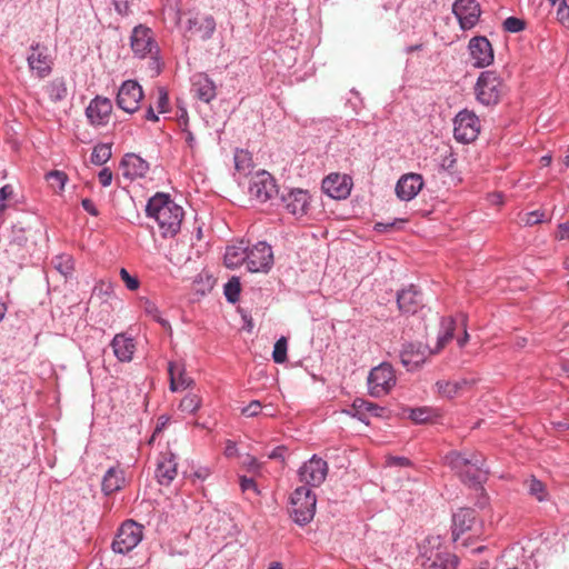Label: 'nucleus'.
<instances>
[{"label":"nucleus","instance_id":"1","mask_svg":"<svg viewBox=\"0 0 569 569\" xmlns=\"http://www.w3.org/2000/svg\"><path fill=\"white\" fill-rule=\"evenodd\" d=\"M146 212L157 222L161 237L171 238L180 231L184 211L169 194L158 192L151 197Z\"/></svg>","mask_w":569,"mask_h":569},{"label":"nucleus","instance_id":"2","mask_svg":"<svg viewBox=\"0 0 569 569\" xmlns=\"http://www.w3.org/2000/svg\"><path fill=\"white\" fill-rule=\"evenodd\" d=\"M446 463L455 470L462 482L470 487H479L481 490L482 499L478 501V507L485 508L487 506V498L481 485L487 480L488 469L485 468V458L479 452H471L469 455L452 451L445 457Z\"/></svg>","mask_w":569,"mask_h":569},{"label":"nucleus","instance_id":"3","mask_svg":"<svg viewBox=\"0 0 569 569\" xmlns=\"http://www.w3.org/2000/svg\"><path fill=\"white\" fill-rule=\"evenodd\" d=\"M416 563L421 569H455L458 558L441 547L439 538H427L420 546Z\"/></svg>","mask_w":569,"mask_h":569},{"label":"nucleus","instance_id":"4","mask_svg":"<svg viewBox=\"0 0 569 569\" xmlns=\"http://www.w3.org/2000/svg\"><path fill=\"white\" fill-rule=\"evenodd\" d=\"M317 497L315 492L306 487H298L291 495V511L292 520L299 526L309 523L316 513Z\"/></svg>","mask_w":569,"mask_h":569},{"label":"nucleus","instance_id":"5","mask_svg":"<svg viewBox=\"0 0 569 569\" xmlns=\"http://www.w3.org/2000/svg\"><path fill=\"white\" fill-rule=\"evenodd\" d=\"M475 93L481 104L495 106L503 96L505 86L495 71H482L475 86Z\"/></svg>","mask_w":569,"mask_h":569},{"label":"nucleus","instance_id":"6","mask_svg":"<svg viewBox=\"0 0 569 569\" xmlns=\"http://www.w3.org/2000/svg\"><path fill=\"white\" fill-rule=\"evenodd\" d=\"M396 382L397 378L392 366L382 362L369 372L367 379L369 395L375 398L383 397L392 390Z\"/></svg>","mask_w":569,"mask_h":569},{"label":"nucleus","instance_id":"7","mask_svg":"<svg viewBox=\"0 0 569 569\" xmlns=\"http://www.w3.org/2000/svg\"><path fill=\"white\" fill-rule=\"evenodd\" d=\"M143 537V527L134 520H126L112 541V550L116 553L126 555L133 550Z\"/></svg>","mask_w":569,"mask_h":569},{"label":"nucleus","instance_id":"8","mask_svg":"<svg viewBox=\"0 0 569 569\" xmlns=\"http://www.w3.org/2000/svg\"><path fill=\"white\" fill-rule=\"evenodd\" d=\"M130 47L134 57L140 59L146 57L154 58L159 53L154 33L151 28L144 24H139L133 28L130 36Z\"/></svg>","mask_w":569,"mask_h":569},{"label":"nucleus","instance_id":"9","mask_svg":"<svg viewBox=\"0 0 569 569\" xmlns=\"http://www.w3.org/2000/svg\"><path fill=\"white\" fill-rule=\"evenodd\" d=\"M278 186L274 178L267 171H259L252 176L249 184L250 199L258 203H264L278 194Z\"/></svg>","mask_w":569,"mask_h":569},{"label":"nucleus","instance_id":"10","mask_svg":"<svg viewBox=\"0 0 569 569\" xmlns=\"http://www.w3.org/2000/svg\"><path fill=\"white\" fill-rule=\"evenodd\" d=\"M453 136L459 142L469 143L477 139L480 132V121L475 112L460 111L455 118Z\"/></svg>","mask_w":569,"mask_h":569},{"label":"nucleus","instance_id":"11","mask_svg":"<svg viewBox=\"0 0 569 569\" xmlns=\"http://www.w3.org/2000/svg\"><path fill=\"white\" fill-rule=\"evenodd\" d=\"M328 471L327 461L313 455L299 468L298 476L306 487H319L326 480Z\"/></svg>","mask_w":569,"mask_h":569},{"label":"nucleus","instance_id":"12","mask_svg":"<svg viewBox=\"0 0 569 569\" xmlns=\"http://www.w3.org/2000/svg\"><path fill=\"white\" fill-rule=\"evenodd\" d=\"M246 264L250 272H268L273 264L271 247L267 242L260 241L248 248Z\"/></svg>","mask_w":569,"mask_h":569},{"label":"nucleus","instance_id":"13","mask_svg":"<svg viewBox=\"0 0 569 569\" xmlns=\"http://www.w3.org/2000/svg\"><path fill=\"white\" fill-rule=\"evenodd\" d=\"M48 51L47 46L34 42L30 46V53L27 57L30 71L40 79L48 77L52 71L53 60Z\"/></svg>","mask_w":569,"mask_h":569},{"label":"nucleus","instance_id":"14","mask_svg":"<svg viewBox=\"0 0 569 569\" xmlns=\"http://www.w3.org/2000/svg\"><path fill=\"white\" fill-rule=\"evenodd\" d=\"M143 91L136 80H126L118 90L117 106L128 113H133L139 109Z\"/></svg>","mask_w":569,"mask_h":569},{"label":"nucleus","instance_id":"15","mask_svg":"<svg viewBox=\"0 0 569 569\" xmlns=\"http://www.w3.org/2000/svg\"><path fill=\"white\" fill-rule=\"evenodd\" d=\"M281 200L287 211L296 218L305 217L311 204L309 191L301 188L290 189L287 193L282 194Z\"/></svg>","mask_w":569,"mask_h":569},{"label":"nucleus","instance_id":"16","mask_svg":"<svg viewBox=\"0 0 569 569\" xmlns=\"http://www.w3.org/2000/svg\"><path fill=\"white\" fill-rule=\"evenodd\" d=\"M468 49L476 68H486L493 62V49L486 37L478 36L470 39Z\"/></svg>","mask_w":569,"mask_h":569},{"label":"nucleus","instance_id":"17","mask_svg":"<svg viewBox=\"0 0 569 569\" xmlns=\"http://www.w3.org/2000/svg\"><path fill=\"white\" fill-rule=\"evenodd\" d=\"M452 11L463 30L473 28L480 17V7L476 0H457L452 6Z\"/></svg>","mask_w":569,"mask_h":569},{"label":"nucleus","instance_id":"18","mask_svg":"<svg viewBox=\"0 0 569 569\" xmlns=\"http://www.w3.org/2000/svg\"><path fill=\"white\" fill-rule=\"evenodd\" d=\"M321 188L332 199H346L352 188V180L347 174L330 173L322 180Z\"/></svg>","mask_w":569,"mask_h":569},{"label":"nucleus","instance_id":"19","mask_svg":"<svg viewBox=\"0 0 569 569\" xmlns=\"http://www.w3.org/2000/svg\"><path fill=\"white\" fill-rule=\"evenodd\" d=\"M177 457L170 450L161 452L158 457L156 477L162 486H168L177 477Z\"/></svg>","mask_w":569,"mask_h":569},{"label":"nucleus","instance_id":"20","mask_svg":"<svg viewBox=\"0 0 569 569\" xmlns=\"http://www.w3.org/2000/svg\"><path fill=\"white\" fill-rule=\"evenodd\" d=\"M423 187L422 176L419 173H406L396 184V194L402 201L412 200Z\"/></svg>","mask_w":569,"mask_h":569},{"label":"nucleus","instance_id":"21","mask_svg":"<svg viewBox=\"0 0 569 569\" xmlns=\"http://www.w3.org/2000/svg\"><path fill=\"white\" fill-rule=\"evenodd\" d=\"M112 111V103L108 98L96 97L86 109V114L93 126L106 124Z\"/></svg>","mask_w":569,"mask_h":569},{"label":"nucleus","instance_id":"22","mask_svg":"<svg viewBox=\"0 0 569 569\" xmlns=\"http://www.w3.org/2000/svg\"><path fill=\"white\" fill-rule=\"evenodd\" d=\"M216 30V21L211 16H194L188 19L186 31L201 40H208Z\"/></svg>","mask_w":569,"mask_h":569},{"label":"nucleus","instance_id":"23","mask_svg":"<svg viewBox=\"0 0 569 569\" xmlns=\"http://www.w3.org/2000/svg\"><path fill=\"white\" fill-rule=\"evenodd\" d=\"M397 303L401 312L415 315L422 307V295L411 284L398 292Z\"/></svg>","mask_w":569,"mask_h":569},{"label":"nucleus","instance_id":"24","mask_svg":"<svg viewBox=\"0 0 569 569\" xmlns=\"http://www.w3.org/2000/svg\"><path fill=\"white\" fill-rule=\"evenodd\" d=\"M476 522V512L470 508H461L452 516V537L458 541L461 536L472 530Z\"/></svg>","mask_w":569,"mask_h":569},{"label":"nucleus","instance_id":"25","mask_svg":"<svg viewBox=\"0 0 569 569\" xmlns=\"http://www.w3.org/2000/svg\"><path fill=\"white\" fill-rule=\"evenodd\" d=\"M400 360L407 370L417 369L426 360V348L421 343H405L400 351Z\"/></svg>","mask_w":569,"mask_h":569},{"label":"nucleus","instance_id":"26","mask_svg":"<svg viewBox=\"0 0 569 569\" xmlns=\"http://www.w3.org/2000/svg\"><path fill=\"white\" fill-rule=\"evenodd\" d=\"M120 166L123 176L129 179L143 177L149 170L148 162L134 153H127Z\"/></svg>","mask_w":569,"mask_h":569},{"label":"nucleus","instance_id":"27","mask_svg":"<svg viewBox=\"0 0 569 569\" xmlns=\"http://www.w3.org/2000/svg\"><path fill=\"white\" fill-rule=\"evenodd\" d=\"M116 358L121 362H129L133 358L136 345L132 338L124 333H118L111 341Z\"/></svg>","mask_w":569,"mask_h":569},{"label":"nucleus","instance_id":"28","mask_svg":"<svg viewBox=\"0 0 569 569\" xmlns=\"http://www.w3.org/2000/svg\"><path fill=\"white\" fill-rule=\"evenodd\" d=\"M192 92L194 96L208 103L216 98V86L213 81L203 73L197 74L192 80Z\"/></svg>","mask_w":569,"mask_h":569},{"label":"nucleus","instance_id":"29","mask_svg":"<svg viewBox=\"0 0 569 569\" xmlns=\"http://www.w3.org/2000/svg\"><path fill=\"white\" fill-rule=\"evenodd\" d=\"M383 408L367 401L365 399H356L351 406V415L357 417L360 421L369 425V417H381L383 413Z\"/></svg>","mask_w":569,"mask_h":569},{"label":"nucleus","instance_id":"30","mask_svg":"<svg viewBox=\"0 0 569 569\" xmlns=\"http://www.w3.org/2000/svg\"><path fill=\"white\" fill-rule=\"evenodd\" d=\"M124 485V472L118 467H111L107 470L102 479V491L104 495H112L120 490Z\"/></svg>","mask_w":569,"mask_h":569},{"label":"nucleus","instance_id":"31","mask_svg":"<svg viewBox=\"0 0 569 569\" xmlns=\"http://www.w3.org/2000/svg\"><path fill=\"white\" fill-rule=\"evenodd\" d=\"M168 373L170 377V390L178 391L181 389H186L192 382L191 378L186 375L184 368L181 363L178 362H169L168 365Z\"/></svg>","mask_w":569,"mask_h":569},{"label":"nucleus","instance_id":"32","mask_svg":"<svg viewBox=\"0 0 569 569\" xmlns=\"http://www.w3.org/2000/svg\"><path fill=\"white\" fill-rule=\"evenodd\" d=\"M247 249L244 241H239L236 244L229 246L224 253V264L229 269L237 268L246 262Z\"/></svg>","mask_w":569,"mask_h":569},{"label":"nucleus","instance_id":"33","mask_svg":"<svg viewBox=\"0 0 569 569\" xmlns=\"http://www.w3.org/2000/svg\"><path fill=\"white\" fill-rule=\"evenodd\" d=\"M523 487L527 489L528 495L536 499L538 502H545L549 500L550 496L546 485L535 476L526 479L523 481Z\"/></svg>","mask_w":569,"mask_h":569},{"label":"nucleus","instance_id":"34","mask_svg":"<svg viewBox=\"0 0 569 569\" xmlns=\"http://www.w3.org/2000/svg\"><path fill=\"white\" fill-rule=\"evenodd\" d=\"M467 385H469L467 379H461L459 381L439 380L436 382V388L439 395L451 399L457 397Z\"/></svg>","mask_w":569,"mask_h":569},{"label":"nucleus","instance_id":"35","mask_svg":"<svg viewBox=\"0 0 569 569\" xmlns=\"http://www.w3.org/2000/svg\"><path fill=\"white\" fill-rule=\"evenodd\" d=\"M139 306H140L141 310L147 316L151 317L154 321L160 323L164 329H170L169 321L163 319L160 316V311H159L157 305L153 301H151L148 298L142 297V298L139 299Z\"/></svg>","mask_w":569,"mask_h":569},{"label":"nucleus","instance_id":"36","mask_svg":"<svg viewBox=\"0 0 569 569\" xmlns=\"http://www.w3.org/2000/svg\"><path fill=\"white\" fill-rule=\"evenodd\" d=\"M46 92L52 102L63 100L68 94L66 81L61 78L53 79L46 86Z\"/></svg>","mask_w":569,"mask_h":569},{"label":"nucleus","instance_id":"37","mask_svg":"<svg viewBox=\"0 0 569 569\" xmlns=\"http://www.w3.org/2000/svg\"><path fill=\"white\" fill-rule=\"evenodd\" d=\"M455 329L456 322L451 317L442 318L438 336V349L443 348L452 339Z\"/></svg>","mask_w":569,"mask_h":569},{"label":"nucleus","instance_id":"38","mask_svg":"<svg viewBox=\"0 0 569 569\" xmlns=\"http://www.w3.org/2000/svg\"><path fill=\"white\" fill-rule=\"evenodd\" d=\"M234 168L238 172L242 174H248L250 169L252 168V157L251 153L247 150L239 149L234 152Z\"/></svg>","mask_w":569,"mask_h":569},{"label":"nucleus","instance_id":"39","mask_svg":"<svg viewBox=\"0 0 569 569\" xmlns=\"http://www.w3.org/2000/svg\"><path fill=\"white\" fill-rule=\"evenodd\" d=\"M111 144L99 143L93 148L91 162L96 166H102L111 158Z\"/></svg>","mask_w":569,"mask_h":569},{"label":"nucleus","instance_id":"40","mask_svg":"<svg viewBox=\"0 0 569 569\" xmlns=\"http://www.w3.org/2000/svg\"><path fill=\"white\" fill-rule=\"evenodd\" d=\"M46 179L56 192H62L68 181V176L63 171L52 170L46 174Z\"/></svg>","mask_w":569,"mask_h":569},{"label":"nucleus","instance_id":"41","mask_svg":"<svg viewBox=\"0 0 569 569\" xmlns=\"http://www.w3.org/2000/svg\"><path fill=\"white\" fill-rule=\"evenodd\" d=\"M51 263L63 276H68L73 271V259L70 254L56 256Z\"/></svg>","mask_w":569,"mask_h":569},{"label":"nucleus","instance_id":"42","mask_svg":"<svg viewBox=\"0 0 569 569\" xmlns=\"http://www.w3.org/2000/svg\"><path fill=\"white\" fill-rule=\"evenodd\" d=\"M200 407L201 398L196 393L186 395L179 405V409L188 413H194Z\"/></svg>","mask_w":569,"mask_h":569},{"label":"nucleus","instance_id":"43","mask_svg":"<svg viewBox=\"0 0 569 569\" xmlns=\"http://www.w3.org/2000/svg\"><path fill=\"white\" fill-rule=\"evenodd\" d=\"M240 291H241L240 281L237 277H232L224 284L226 299L231 303H234L239 300Z\"/></svg>","mask_w":569,"mask_h":569},{"label":"nucleus","instance_id":"44","mask_svg":"<svg viewBox=\"0 0 569 569\" xmlns=\"http://www.w3.org/2000/svg\"><path fill=\"white\" fill-rule=\"evenodd\" d=\"M435 411L429 407H421L410 410L409 418L416 423L428 422L435 417Z\"/></svg>","mask_w":569,"mask_h":569},{"label":"nucleus","instance_id":"45","mask_svg":"<svg viewBox=\"0 0 569 569\" xmlns=\"http://www.w3.org/2000/svg\"><path fill=\"white\" fill-rule=\"evenodd\" d=\"M287 339L281 337L274 343L272 359L276 363H283L287 360Z\"/></svg>","mask_w":569,"mask_h":569},{"label":"nucleus","instance_id":"46","mask_svg":"<svg viewBox=\"0 0 569 569\" xmlns=\"http://www.w3.org/2000/svg\"><path fill=\"white\" fill-rule=\"evenodd\" d=\"M526 22L516 17H509L503 21V29L508 32H520L525 29Z\"/></svg>","mask_w":569,"mask_h":569},{"label":"nucleus","instance_id":"47","mask_svg":"<svg viewBox=\"0 0 569 569\" xmlns=\"http://www.w3.org/2000/svg\"><path fill=\"white\" fill-rule=\"evenodd\" d=\"M119 274H120L121 280L124 282L127 289L134 291L139 288V286H140L139 279L134 276H131L127 269L121 268Z\"/></svg>","mask_w":569,"mask_h":569},{"label":"nucleus","instance_id":"48","mask_svg":"<svg viewBox=\"0 0 569 569\" xmlns=\"http://www.w3.org/2000/svg\"><path fill=\"white\" fill-rule=\"evenodd\" d=\"M545 213L539 210L527 212L523 214L521 220L526 226H535L543 221Z\"/></svg>","mask_w":569,"mask_h":569},{"label":"nucleus","instance_id":"49","mask_svg":"<svg viewBox=\"0 0 569 569\" xmlns=\"http://www.w3.org/2000/svg\"><path fill=\"white\" fill-rule=\"evenodd\" d=\"M557 19L565 28L569 29V6H567L565 0H562L557 10Z\"/></svg>","mask_w":569,"mask_h":569},{"label":"nucleus","instance_id":"50","mask_svg":"<svg viewBox=\"0 0 569 569\" xmlns=\"http://www.w3.org/2000/svg\"><path fill=\"white\" fill-rule=\"evenodd\" d=\"M169 97L168 92L163 88L158 89L157 109L160 113L168 111Z\"/></svg>","mask_w":569,"mask_h":569},{"label":"nucleus","instance_id":"51","mask_svg":"<svg viewBox=\"0 0 569 569\" xmlns=\"http://www.w3.org/2000/svg\"><path fill=\"white\" fill-rule=\"evenodd\" d=\"M240 488L242 492L252 491L254 495H258L257 483L252 478L241 477L240 478Z\"/></svg>","mask_w":569,"mask_h":569},{"label":"nucleus","instance_id":"52","mask_svg":"<svg viewBox=\"0 0 569 569\" xmlns=\"http://www.w3.org/2000/svg\"><path fill=\"white\" fill-rule=\"evenodd\" d=\"M262 405L258 400H252L247 407L242 409V413L247 417H256L261 411Z\"/></svg>","mask_w":569,"mask_h":569},{"label":"nucleus","instance_id":"53","mask_svg":"<svg viewBox=\"0 0 569 569\" xmlns=\"http://www.w3.org/2000/svg\"><path fill=\"white\" fill-rule=\"evenodd\" d=\"M116 11L121 16H128L130 12L129 0H113Z\"/></svg>","mask_w":569,"mask_h":569},{"label":"nucleus","instance_id":"54","mask_svg":"<svg viewBox=\"0 0 569 569\" xmlns=\"http://www.w3.org/2000/svg\"><path fill=\"white\" fill-rule=\"evenodd\" d=\"M98 178L101 186L108 187L112 182V171L109 168H103L100 170Z\"/></svg>","mask_w":569,"mask_h":569},{"label":"nucleus","instance_id":"55","mask_svg":"<svg viewBox=\"0 0 569 569\" xmlns=\"http://www.w3.org/2000/svg\"><path fill=\"white\" fill-rule=\"evenodd\" d=\"M163 14L169 17L176 24L181 20L180 11L176 10L172 6H168L163 9Z\"/></svg>","mask_w":569,"mask_h":569},{"label":"nucleus","instance_id":"56","mask_svg":"<svg viewBox=\"0 0 569 569\" xmlns=\"http://www.w3.org/2000/svg\"><path fill=\"white\" fill-rule=\"evenodd\" d=\"M13 196V187L11 184H6L0 188V203H6L4 201L9 200Z\"/></svg>","mask_w":569,"mask_h":569},{"label":"nucleus","instance_id":"57","mask_svg":"<svg viewBox=\"0 0 569 569\" xmlns=\"http://www.w3.org/2000/svg\"><path fill=\"white\" fill-rule=\"evenodd\" d=\"M456 158L452 152H448L441 160V167L446 170L452 169L456 164Z\"/></svg>","mask_w":569,"mask_h":569},{"label":"nucleus","instance_id":"58","mask_svg":"<svg viewBox=\"0 0 569 569\" xmlns=\"http://www.w3.org/2000/svg\"><path fill=\"white\" fill-rule=\"evenodd\" d=\"M81 204H82V208L91 216H94L97 217L99 214V211L98 209L96 208L94 203L92 202V200L86 198V199H82L81 201Z\"/></svg>","mask_w":569,"mask_h":569},{"label":"nucleus","instance_id":"59","mask_svg":"<svg viewBox=\"0 0 569 569\" xmlns=\"http://www.w3.org/2000/svg\"><path fill=\"white\" fill-rule=\"evenodd\" d=\"M388 465L399 466V467H409L411 465V462L408 458H405V457H390L388 459Z\"/></svg>","mask_w":569,"mask_h":569},{"label":"nucleus","instance_id":"60","mask_svg":"<svg viewBox=\"0 0 569 569\" xmlns=\"http://www.w3.org/2000/svg\"><path fill=\"white\" fill-rule=\"evenodd\" d=\"M287 451V448L284 446H279L277 448H274L269 455L268 457L270 459H279V460H284V453Z\"/></svg>","mask_w":569,"mask_h":569},{"label":"nucleus","instance_id":"61","mask_svg":"<svg viewBox=\"0 0 569 569\" xmlns=\"http://www.w3.org/2000/svg\"><path fill=\"white\" fill-rule=\"evenodd\" d=\"M557 238L560 240L569 239V223H560L558 226Z\"/></svg>","mask_w":569,"mask_h":569},{"label":"nucleus","instance_id":"62","mask_svg":"<svg viewBox=\"0 0 569 569\" xmlns=\"http://www.w3.org/2000/svg\"><path fill=\"white\" fill-rule=\"evenodd\" d=\"M396 222L392 223H382L378 222L375 226V229L379 232L388 231L389 229H392L395 227Z\"/></svg>","mask_w":569,"mask_h":569},{"label":"nucleus","instance_id":"63","mask_svg":"<svg viewBox=\"0 0 569 569\" xmlns=\"http://www.w3.org/2000/svg\"><path fill=\"white\" fill-rule=\"evenodd\" d=\"M144 119L153 122L159 120L158 116L154 113V110L151 106L147 109Z\"/></svg>","mask_w":569,"mask_h":569},{"label":"nucleus","instance_id":"64","mask_svg":"<svg viewBox=\"0 0 569 569\" xmlns=\"http://www.w3.org/2000/svg\"><path fill=\"white\" fill-rule=\"evenodd\" d=\"M237 451L236 443L232 441H228L224 453L228 457H232Z\"/></svg>","mask_w":569,"mask_h":569}]
</instances>
